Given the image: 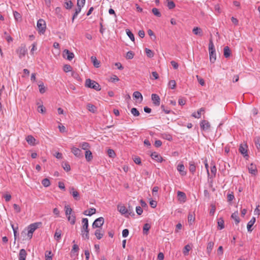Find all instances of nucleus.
I'll use <instances>...</instances> for the list:
<instances>
[{
    "label": "nucleus",
    "instance_id": "1",
    "mask_svg": "<svg viewBox=\"0 0 260 260\" xmlns=\"http://www.w3.org/2000/svg\"><path fill=\"white\" fill-rule=\"evenodd\" d=\"M82 226L81 229V235L83 239L88 240L89 229H88V220L86 218H84L82 220Z\"/></svg>",
    "mask_w": 260,
    "mask_h": 260
},
{
    "label": "nucleus",
    "instance_id": "2",
    "mask_svg": "<svg viewBox=\"0 0 260 260\" xmlns=\"http://www.w3.org/2000/svg\"><path fill=\"white\" fill-rule=\"evenodd\" d=\"M209 53L210 62L212 63H214L216 59V56L215 49L212 39H210L209 40Z\"/></svg>",
    "mask_w": 260,
    "mask_h": 260
},
{
    "label": "nucleus",
    "instance_id": "3",
    "mask_svg": "<svg viewBox=\"0 0 260 260\" xmlns=\"http://www.w3.org/2000/svg\"><path fill=\"white\" fill-rule=\"evenodd\" d=\"M85 86L92 88L96 91L101 90L100 85L98 83L95 81L92 80L90 79H87L85 81Z\"/></svg>",
    "mask_w": 260,
    "mask_h": 260
},
{
    "label": "nucleus",
    "instance_id": "4",
    "mask_svg": "<svg viewBox=\"0 0 260 260\" xmlns=\"http://www.w3.org/2000/svg\"><path fill=\"white\" fill-rule=\"evenodd\" d=\"M37 26L38 29V31L44 34L46 30V25L45 20L42 19H40L37 24Z\"/></svg>",
    "mask_w": 260,
    "mask_h": 260
},
{
    "label": "nucleus",
    "instance_id": "5",
    "mask_svg": "<svg viewBox=\"0 0 260 260\" xmlns=\"http://www.w3.org/2000/svg\"><path fill=\"white\" fill-rule=\"evenodd\" d=\"M16 53L18 54L19 57L22 58L27 52V49L24 44H21V46L16 50Z\"/></svg>",
    "mask_w": 260,
    "mask_h": 260
},
{
    "label": "nucleus",
    "instance_id": "6",
    "mask_svg": "<svg viewBox=\"0 0 260 260\" xmlns=\"http://www.w3.org/2000/svg\"><path fill=\"white\" fill-rule=\"evenodd\" d=\"M104 223V218L103 217H100L96 219L92 224V227L93 229L100 228Z\"/></svg>",
    "mask_w": 260,
    "mask_h": 260
},
{
    "label": "nucleus",
    "instance_id": "7",
    "mask_svg": "<svg viewBox=\"0 0 260 260\" xmlns=\"http://www.w3.org/2000/svg\"><path fill=\"white\" fill-rule=\"evenodd\" d=\"M62 56L64 58L69 60H72L75 56L74 54L68 49H64L63 51Z\"/></svg>",
    "mask_w": 260,
    "mask_h": 260
},
{
    "label": "nucleus",
    "instance_id": "8",
    "mask_svg": "<svg viewBox=\"0 0 260 260\" xmlns=\"http://www.w3.org/2000/svg\"><path fill=\"white\" fill-rule=\"evenodd\" d=\"M201 128L204 131H207L210 127V123L205 120H202L200 123Z\"/></svg>",
    "mask_w": 260,
    "mask_h": 260
},
{
    "label": "nucleus",
    "instance_id": "9",
    "mask_svg": "<svg viewBox=\"0 0 260 260\" xmlns=\"http://www.w3.org/2000/svg\"><path fill=\"white\" fill-rule=\"evenodd\" d=\"M72 152L77 157H82L83 154L81 152V150L78 148L73 147L72 148Z\"/></svg>",
    "mask_w": 260,
    "mask_h": 260
},
{
    "label": "nucleus",
    "instance_id": "10",
    "mask_svg": "<svg viewBox=\"0 0 260 260\" xmlns=\"http://www.w3.org/2000/svg\"><path fill=\"white\" fill-rule=\"evenodd\" d=\"M41 224V222H36L34 223H32L30 224L28 227V231H29V233H34V231L39 228V225Z\"/></svg>",
    "mask_w": 260,
    "mask_h": 260
},
{
    "label": "nucleus",
    "instance_id": "11",
    "mask_svg": "<svg viewBox=\"0 0 260 260\" xmlns=\"http://www.w3.org/2000/svg\"><path fill=\"white\" fill-rule=\"evenodd\" d=\"M151 99L153 101V103L155 105L159 106L160 105V98L157 94L154 93L152 94Z\"/></svg>",
    "mask_w": 260,
    "mask_h": 260
},
{
    "label": "nucleus",
    "instance_id": "12",
    "mask_svg": "<svg viewBox=\"0 0 260 260\" xmlns=\"http://www.w3.org/2000/svg\"><path fill=\"white\" fill-rule=\"evenodd\" d=\"M151 157L153 159H154L159 162H162L163 160L162 157L155 152L152 153Z\"/></svg>",
    "mask_w": 260,
    "mask_h": 260
},
{
    "label": "nucleus",
    "instance_id": "13",
    "mask_svg": "<svg viewBox=\"0 0 260 260\" xmlns=\"http://www.w3.org/2000/svg\"><path fill=\"white\" fill-rule=\"evenodd\" d=\"M70 192L71 193L73 197V198L76 200H79V194L78 192L75 190L74 188L73 187H71L70 188Z\"/></svg>",
    "mask_w": 260,
    "mask_h": 260
},
{
    "label": "nucleus",
    "instance_id": "14",
    "mask_svg": "<svg viewBox=\"0 0 260 260\" xmlns=\"http://www.w3.org/2000/svg\"><path fill=\"white\" fill-rule=\"evenodd\" d=\"M177 196L178 198V200L182 202H185L186 199V196L184 192H182L181 191H178L177 192Z\"/></svg>",
    "mask_w": 260,
    "mask_h": 260
},
{
    "label": "nucleus",
    "instance_id": "15",
    "mask_svg": "<svg viewBox=\"0 0 260 260\" xmlns=\"http://www.w3.org/2000/svg\"><path fill=\"white\" fill-rule=\"evenodd\" d=\"M247 148V147L246 145H241L240 146V147L239 149L240 152L241 154H242L244 157L248 156Z\"/></svg>",
    "mask_w": 260,
    "mask_h": 260
},
{
    "label": "nucleus",
    "instance_id": "16",
    "mask_svg": "<svg viewBox=\"0 0 260 260\" xmlns=\"http://www.w3.org/2000/svg\"><path fill=\"white\" fill-rule=\"evenodd\" d=\"M104 234V232L101 229H96L95 231L94 235L98 240L101 239Z\"/></svg>",
    "mask_w": 260,
    "mask_h": 260
},
{
    "label": "nucleus",
    "instance_id": "17",
    "mask_svg": "<svg viewBox=\"0 0 260 260\" xmlns=\"http://www.w3.org/2000/svg\"><path fill=\"white\" fill-rule=\"evenodd\" d=\"M27 255L26 251L24 249H20L19 253V260H25Z\"/></svg>",
    "mask_w": 260,
    "mask_h": 260
},
{
    "label": "nucleus",
    "instance_id": "18",
    "mask_svg": "<svg viewBox=\"0 0 260 260\" xmlns=\"http://www.w3.org/2000/svg\"><path fill=\"white\" fill-rule=\"evenodd\" d=\"M26 141L30 145H35L36 139L31 135L27 136V137L26 138Z\"/></svg>",
    "mask_w": 260,
    "mask_h": 260
},
{
    "label": "nucleus",
    "instance_id": "19",
    "mask_svg": "<svg viewBox=\"0 0 260 260\" xmlns=\"http://www.w3.org/2000/svg\"><path fill=\"white\" fill-rule=\"evenodd\" d=\"M95 212H96V209L94 208H91L89 210L84 211L83 212V214L85 215L90 216L92 215L95 214Z\"/></svg>",
    "mask_w": 260,
    "mask_h": 260
},
{
    "label": "nucleus",
    "instance_id": "20",
    "mask_svg": "<svg viewBox=\"0 0 260 260\" xmlns=\"http://www.w3.org/2000/svg\"><path fill=\"white\" fill-rule=\"evenodd\" d=\"M231 218L235 220L236 224H238L240 222V219L238 216V212L237 211L232 214Z\"/></svg>",
    "mask_w": 260,
    "mask_h": 260
},
{
    "label": "nucleus",
    "instance_id": "21",
    "mask_svg": "<svg viewBox=\"0 0 260 260\" xmlns=\"http://www.w3.org/2000/svg\"><path fill=\"white\" fill-rule=\"evenodd\" d=\"M214 243L213 241H210L207 244V253L209 255L211 254L213 247L214 246Z\"/></svg>",
    "mask_w": 260,
    "mask_h": 260
},
{
    "label": "nucleus",
    "instance_id": "22",
    "mask_svg": "<svg viewBox=\"0 0 260 260\" xmlns=\"http://www.w3.org/2000/svg\"><path fill=\"white\" fill-rule=\"evenodd\" d=\"M255 222V218L254 217H253L251 220L248 222L247 225V228L248 232H251V227L253 226L254 223Z\"/></svg>",
    "mask_w": 260,
    "mask_h": 260
},
{
    "label": "nucleus",
    "instance_id": "23",
    "mask_svg": "<svg viewBox=\"0 0 260 260\" xmlns=\"http://www.w3.org/2000/svg\"><path fill=\"white\" fill-rule=\"evenodd\" d=\"M61 233L62 232L60 230L58 229L56 230L55 233L54 234V239L58 242H59L61 239Z\"/></svg>",
    "mask_w": 260,
    "mask_h": 260
},
{
    "label": "nucleus",
    "instance_id": "24",
    "mask_svg": "<svg viewBox=\"0 0 260 260\" xmlns=\"http://www.w3.org/2000/svg\"><path fill=\"white\" fill-rule=\"evenodd\" d=\"M231 54V51L228 46H225L223 49V55L225 58H229Z\"/></svg>",
    "mask_w": 260,
    "mask_h": 260
},
{
    "label": "nucleus",
    "instance_id": "25",
    "mask_svg": "<svg viewBox=\"0 0 260 260\" xmlns=\"http://www.w3.org/2000/svg\"><path fill=\"white\" fill-rule=\"evenodd\" d=\"M184 166L183 164H179L177 166V170L180 172V174L182 176L186 175V173L184 171Z\"/></svg>",
    "mask_w": 260,
    "mask_h": 260
},
{
    "label": "nucleus",
    "instance_id": "26",
    "mask_svg": "<svg viewBox=\"0 0 260 260\" xmlns=\"http://www.w3.org/2000/svg\"><path fill=\"white\" fill-rule=\"evenodd\" d=\"M85 158L87 161H90L93 158L92 152L89 150L85 151Z\"/></svg>",
    "mask_w": 260,
    "mask_h": 260
},
{
    "label": "nucleus",
    "instance_id": "27",
    "mask_svg": "<svg viewBox=\"0 0 260 260\" xmlns=\"http://www.w3.org/2000/svg\"><path fill=\"white\" fill-rule=\"evenodd\" d=\"M68 221L71 224H74L76 221V216L74 214L67 216Z\"/></svg>",
    "mask_w": 260,
    "mask_h": 260
},
{
    "label": "nucleus",
    "instance_id": "28",
    "mask_svg": "<svg viewBox=\"0 0 260 260\" xmlns=\"http://www.w3.org/2000/svg\"><path fill=\"white\" fill-rule=\"evenodd\" d=\"M189 171L193 174L196 170V167L194 164V162L193 161H190L189 162Z\"/></svg>",
    "mask_w": 260,
    "mask_h": 260
},
{
    "label": "nucleus",
    "instance_id": "29",
    "mask_svg": "<svg viewBox=\"0 0 260 260\" xmlns=\"http://www.w3.org/2000/svg\"><path fill=\"white\" fill-rule=\"evenodd\" d=\"M118 211L122 214H125L128 212V209H127V208H125V206H118Z\"/></svg>",
    "mask_w": 260,
    "mask_h": 260
},
{
    "label": "nucleus",
    "instance_id": "30",
    "mask_svg": "<svg viewBox=\"0 0 260 260\" xmlns=\"http://www.w3.org/2000/svg\"><path fill=\"white\" fill-rule=\"evenodd\" d=\"M249 172L253 175H255L257 172V169L255 166L251 164L250 167H248Z\"/></svg>",
    "mask_w": 260,
    "mask_h": 260
},
{
    "label": "nucleus",
    "instance_id": "31",
    "mask_svg": "<svg viewBox=\"0 0 260 260\" xmlns=\"http://www.w3.org/2000/svg\"><path fill=\"white\" fill-rule=\"evenodd\" d=\"M193 33L196 35L202 36V30L201 28L198 27H194L192 30Z\"/></svg>",
    "mask_w": 260,
    "mask_h": 260
},
{
    "label": "nucleus",
    "instance_id": "32",
    "mask_svg": "<svg viewBox=\"0 0 260 260\" xmlns=\"http://www.w3.org/2000/svg\"><path fill=\"white\" fill-rule=\"evenodd\" d=\"M87 109L91 112L94 113L96 110V107L91 104H88L87 105Z\"/></svg>",
    "mask_w": 260,
    "mask_h": 260
},
{
    "label": "nucleus",
    "instance_id": "33",
    "mask_svg": "<svg viewBox=\"0 0 260 260\" xmlns=\"http://www.w3.org/2000/svg\"><path fill=\"white\" fill-rule=\"evenodd\" d=\"M91 60L95 68H99L100 67V62L97 60L95 56H92L91 57Z\"/></svg>",
    "mask_w": 260,
    "mask_h": 260
},
{
    "label": "nucleus",
    "instance_id": "34",
    "mask_svg": "<svg viewBox=\"0 0 260 260\" xmlns=\"http://www.w3.org/2000/svg\"><path fill=\"white\" fill-rule=\"evenodd\" d=\"M80 147L83 150L87 151L89 150L90 145L89 143L87 142H83L80 144Z\"/></svg>",
    "mask_w": 260,
    "mask_h": 260
},
{
    "label": "nucleus",
    "instance_id": "35",
    "mask_svg": "<svg viewBox=\"0 0 260 260\" xmlns=\"http://www.w3.org/2000/svg\"><path fill=\"white\" fill-rule=\"evenodd\" d=\"M217 224L219 230H221L224 228V220L222 218H220L218 220Z\"/></svg>",
    "mask_w": 260,
    "mask_h": 260
},
{
    "label": "nucleus",
    "instance_id": "36",
    "mask_svg": "<svg viewBox=\"0 0 260 260\" xmlns=\"http://www.w3.org/2000/svg\"><path fill=\"white\" fill-rule=\"evenodd\" d=\"M82 7H77V8L75 9V12L74 14H73V17H72V22L74 21L75 18L77 17L79 13L81 12V8Z\"/></svg>",
    "mask_w": 260,
    "mask_h": 260
},
{
    "label": "nucleus",
    "instance_id": "37",
    "mask_svg": "<svg viewBox=\"0 0 260 260\" xmlns=\"http://www.w3.org/2000/svg\"><path fill=\"white\" fill-rule=\"evenodd\" d=\"M205 111V109L204 108H202L201 109H200L198 111V113L197 114H196V113H193L192 114V116L195 118H200L201 117V112H204Z\"/></svg>",
    "mask_w": 260,
    "mask_h": 260
},
{
    "label": "nucleus",
    "instance_id": "38",
    "mask_svg": "<svg viewBox=\"0 0 260 260\" xmlns=\"http://www.w3.org/2000/svg\"><path fill=\"white\" fill-rule=\"evenodd\" d=\"M150 225L149 223H145L143 226V234L144 235H147L148 232L150 229Z\"/></svg>",
    "mask_w": 260,
    "mask_h": 260
},
{
    "label": "nucleus",
    "instance_id": "39",
    "mask_svg": "<svg viewBox=\"0 0 260 260\" xmlns=\"http://www.w3.org/2000/svg\"><path fill=\"white\" fill-rule=\"evenodd\" d=\"M255 145L257 149H260V136L256 137L254 138Z\"/></svg>",
    "mask_w": 260,
    "mask_h": 260
},
{
    "label": "nucleus",
    "instance_id": "40",
    "mask_svg": "<svg viewBox=\"0 0 260 260\" xmlns=\"http://www.w3.org/2000/svg\"><path fill=\"white\" fill-rule=\"evenodd\" d=\"M66 209V216H68L69 215H71L72 212V209L71 208L69 205H66L64 207Z\"/></svg>",
    "mask_w": 260,
    "mask_h": 260
},
{
    "label": "nucleus",
    "instance_id": "41",
    "mask_svg": "<svg viewBox=\"0 0 260 260\" xmlns=\"http://www.w3.org/2000/svg\"><path fill=\"white\" fill-rule=\"evenodd\" d=\"M195 220L194 216L191 213H189L188 215V221L189 224H192Z\"/></svg>",
    "mask_w": 260,
    "mask_h": 260
},
{
    "label": "nucleus",
    "instance_id": "42",
    "mask_svg": "<svg viewBox=\"0 0 260 260\" xmlns=\"http://www.w3.org/2000/svg\"><path fill=\"white\" fill-rule=\"evenodd\" d=\"M42 184L44 186L48 187L50 185V182L48 179L45 178L42 180Z\"/></svg>",
    "mask_w": 260,
    "mask_h": 260
},
{
    "label": "nucleus",
    "instance_id": "43",
    "mask_svg": "<svg viewBox=\"0 0 260 260\" xmlns=\"http://www.w3.org/2000/svg\"><path fill=\"white\" fill-rule=\"evenodd\" d=\"M79 250V248L78 245L77 244H74L73 246V248L71 250V255H72L73 254H74V253H76V252L77 253L78 252Z\"/></svg>",
    "mask_w": 260,
    "mask_h": 260
},
{
    "label": "nucleus",
    "instance_id": "44",
    "mask_svg": "<svg viewBox=\"0 0 260 260\" xmlns=\"http://www.w3.org/2000/svg\"><path fill=\"white\" fill-rule=\"evenodd\" d=\"M169 87L171 89H174L176 87V83L175 80H170L168 83Z\"/></svg>",
    "mask_w": 260,
    "mask_h": 260
},
{
    "label": "nucleus",
    "instance_id": "45",
    "mask_svg": "<svg viewBox=\"0 0 260 260\" xmlns=\"http://www.w3.org/2000/svg\"><path fill=\"white\" fill-rule=\"evenodd\" d=\"M191 248L190 246L189 245H186L185 246L184 249H183V254L185 255H187L188 254V252L190 251Z\"/></svg>",
    "mask_w": 260,
    "mask_h": 260
},
{
    "label": "nucleus",
    "instance_id": "46",
    "mask_svg": "<svg viewBox=\"0 0 260 260\" xmlns=\"http://www.w3.org/2000/svg\"><path fill=\"white\" fill-rule=\"evenodd\" d=\"M127 35L129 37V39L132 41H135V37L133 34L128 29H126Z\"/></svg>",
    "mask_w": 260,
    "mask_h": 260
},
{
    "label": "nucleus",
    "instance_id": "47",
    "mask_svg": "<svg viewBox=\"0 0 260 260\" xmlns=\"http://www.w3.org/2000/svg\"><path fill=\"white\" fill-rule=\"evenodd\" d=\"M145 52L147 55V56L148 57L151 58L153 56L154 53L153 52L149 49L146 48L145 49Z\"/></svg>",
    "mask_w": 260,
    "mask_h": 260
},
{
    "label": "nucleus",
    "instance_id": "48",
    "mask_svg": "<svg viewBox=\"0 0 260 260\" xmlns=\"http://www.w3.org/2000/svg\"><path fill=\"white\" fill-rule=\"evenodd\" d=\"M133 96L136 99L141 98V101L143 100V96L139 91H135L133 93Z\"/></svg>",
    "mask_w": 260,
    "mask_h": 260
},
{
    "label": "nucleus",
    "instance_id": "49",
    "mask_svg": "<svg viewBox=\"0 0 260 260\" xmlns=\"http://www.w3.org/2000/svg\"><path fill=\"white\" fill-rule=\"evenodd\" d=\"M64 7L67 9H71L73 7V3L71 1L64 3Z\"/></svg>",
    "mask_w": 260,
    "mask_h": 260
},
{
    "label": "nucleus",
    "instance_id": "50",
    "mask_svg": "<svg viewBox=\"0 0 260 260\" xmlns=\"http://www.w3.org/2000/svg\"><path fill=\"white\" fill-rule=\"evenodd\" d=\"M107 153L109 156L111 158H114L116 155L114 151L111 149H109L107 151Z\"/></svg>",
    "mask_w": 260,
    "mask_h": 260
},
{
    "label": "nucleus",
    "instance_id": "51",
    "mask_svg": "<svg viewBox=\"0 0 260 260\" xmlns=\"http://www.w3.org/2000/svg\"><path fill=\"white\" fill-rule=\"evenodd\" d=\"M131 112L134 116H138L140 115L139 111L136 108H133Z\"/></svg>",
    "mask_w": 260,
    "mask_h": 260
},
{
    "label": "nucleus",
    "instance_id": "52",
    "mask_svg": "<svg viewBox=\"0 0 260 260\" xmlns=\"http://www.w3.org/2000/svg\"><path fill=\"white\" fill-rule=\"evenodd\" d=\"M13 15H14V17L15 19L17 21H18L19 20H20L21 18V15H20V14L19 13H18L17 11H14L13 12Z\"/></svg>",
    "mask_w": 260,
    "mask_h": 260
},
{
    "label": "nucleus",
    "instance_id": "53",
    "mask_svg": "<svg viewBox=\"0 0 260 260\" xmlns=\"http://www.w3.org/2000/svg\"><path fill=\"white\" fill-rule=\"evenodd\" d=\"M62 166L63 169L65 171H66L67 172H68V171H69L71 170L70 166L67 162H65L64 164H62Z\"/></svg>",
    "mask_w": 260,
    "mask_h": 260
},
{
    "label": "nucleus",
    "instance_id": "54",
    "mask_svg": "<svg viewBox=\"0 0 260 260\" xmlns=\"http://www.w3.org/2000/svg\"><path fill=\"white\" fill-rule=\"evenodd\" d=\"M152 12L154 15L159 17L161 16V14L157 8H153L152 10Z\"/></svg>",
    "mask_w": 260,
    "mask_h": 260
},
{
    "label": "nucleus",
    "instance_id": "55",
    "mask_svg": "<svg viewBox=\"0 0 260 260\" xmlns=\"http://www.w3.org/2000/svg\"><path fill=\"white\" fill-rule=\"evenodd\" d=\"M39 91L41 93H43L45 92V88L43 83L39 84Z\"/></svg>",
    "mask_w": 260,
    "mask_h": 260
},
{
    "label": "nucleus",
    "instance_id": "56",
    "mask_svg": "<svg viewBox=\"0 0 260 260\" xmlns=\"http://www.w3.org/2000/svg\"><path fill=\"white\" fill-rule=\"evenodd\" d=\"M134 53L132 51L127 52L126 58L128 59H131L134 57Z\"/></svg>",
    "mask_w": 260,
    "mask_h": 260
},
{
    "label": "nucleus",
    "instance_id": "57",
    "mask_svg": "<svg viewBox=\"0 0 260 260\" xmlns=\"http://www.w3.org/2000/svg\"><path fill=\"white\" fill-rule=\"evenodd\" d=\"M167 7L169 9H172L175 7V4L173 1H168Z\"/></svg>",
    "mask_w": 260,
    "mask_h": 260
},
{
    "label": "nucleus",
    "instance_id": "58",
    "mask_svg": "<svg viewBox=\"0 0 260 260\" xmlns=\"http://www.w3.org/2000/svg\"><path fill=\"white\" fill-rule=\"evenodd\" d=\"M72 67L69 64H65L63 66V71L65 72H68L72 71Z\"/></svg>",
    "mask_w": 260,
    "mask_h": 260
},
{
    "label": "nucleus",
    "instance_id": "59",
    "mask_svg": "<svg viewBox=\"0 0 260 260\" xmlns=\"http://www.w3.org/2000/svg\"><path fill=\"white\" fill-rule=\"evenodd\" d=\"M72 76L73 77H74L75 79H77L78 81L81 80V78H80L79 74L76 72H74V71L72 72Z\"/></svg>",
    "mask_w": 260,
    "mask_h": 260
},
{
    "label": "nucleus",
    "instance_id": "60",
    "mask_svg": "<svg viewBox=\"0 0 260 260\" xmlns=\"http://www.w3.org/2000/svg\"><path fill=\"white\" fill-rule=\"evenodd\" d=\"M85 3V0H77V7H83Z\"/></svg>",
    "mask_w": 260,
    "mask_h": 260
},
{
    "label": "nucleus",
    "instance_id": "61",
    "mask_svg": "<svg viewBox=\"0 0 260 260\" xmlns=\"http://www.w3.org/2000/svg\"><path fill=\"white\" fill-rule=\"evenodd\" d=\"M211 172L212 174V177H215L216 173V168L215 166H213L211 167Z\"/></svg>",
    "mask_w": 260,
    "mask_h": 260
},
{
    "label": "nucleus",
    "instance_id": "62",
    "mask_svg": "<svg viewBox=\"0 0 260 260\" xmlns=\"http://www.w3.org/2000/svg\"><path fill=\"white\" fill-rule=\"evenodd\" d=\"M13 207H14L15 211L17 213H20L21 212V208L19 205H18L16 204H13Z\"/></svg>",
    "mask_w": 260,
    "mask_h": 260
},
{
    "label": "nucleus",
    "instance_id": "63",
    "mask_svg": "<svg viewBox=\"0 0 260 260\" xmlns=\"http://www.w3.org/2000/svg\"><path fill=\"white\" fill-rule=\"evenodd\" d=\"M197 78L198 82L202 86H204L205 85V82L203 79L200 78L198 75L197 76Z\"/></svg>",
    "mask_w": 260,
    "mask_h": 260
},
{
    "label": "nucleus",
    "instance_id": "64",
    "mask_svg": "<svg viewBox=\"0 0 260 260\" xmlns=\"http://www.w3.org/2000/svg\"><path fill=\"white\" fill-rule=\"evenodd\" d=\"M46 260H52V254L51 251H49L48 253L45 254Z\"/></svg>",
    "mask_w": 260,
    "mask_h": 260
}]
</instances>
